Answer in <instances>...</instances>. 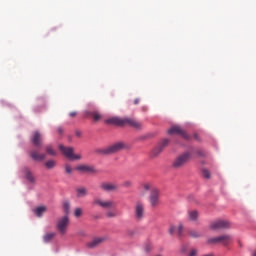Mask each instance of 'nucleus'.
I'll use <instances>...</instances> for the list:
<instances>
[{
  "label": "nucleus",
  "mask_w": 256,
  "mask_h": 256,
  "mask_svg": "<svg viewBox=\"0 0 256 256\" xmlns=\"http://www.w3.org/2000/svg\"><path fill=\"white\" fill-rule=\"evenodd\" d=\"M105 123L106 125H115L116 127H125V125H130V127H134V129H141L143 126L141 122L133 118L112 117L105 120Z\"/></svg>",
  "instance_id": "f257e3e1"
},
{
  "label": "nucleus",
  "mask_w": 256,
  "mask_h": 256,
  "mask_svg": "<svg viewBox=\"0 0 256 256\" xmlns=\"http://www.w3.org/2000/svg\"><path fill=\"white\" fill-rule=\"evenodd\" d=\"M58 148L67 159H70V161H79V159H82L81 154H75L73 147H65L63 144H60Z\"/></svg>",
  "instance_id": "f03ea898"
},
{
  "label": "nucleus",
  "mask_w": 256,
  "mask_h": 256,
  "mask_svg": "<svg viewBox=\"0 0 256 256\" xmlns=\"http://www.w3.org/2000/svg\"><path fill=\"white\" fill-rule=\"evenodd\" d=\"M191 155L192 153L187 151L177 156L172 164L174 169H181V167L187 165V163H189V159H191Z\"/></svg>",
  "instance_id": "7ed1b4c3"
},
{
  "label": "nucleus",
  "mask_w": 256,
  "mask_h": 256,
  "mask_svg": "<svg viewBox=\"0 0 256 256\" xmlns=\"http://www.w3.org/2000/svg\"><path fill=\"white\" fill-rule=\"evenodd\" d=\"M93 205L100 207L101 209H115V201L111 199L95 198L93 200Z\"/></svg>",
  "instance_id": "20e7f679"
},
{
  "label": "nucleus",
  "mask_w": 256,
  "mask_h": 256,
  "mask_svg": "<svg viewBox=\"0 0 256 256\" xmlns=\"http://www.w3.org/2000/svg\"><path fill=\"white\" fill-rule=\"evenodd\" d=\"M212 231H221V229H231V222L229 220H214L209 225Z\"/></svg>",
  "instance_id": "39448f33"
},
{
  "label": "nucleus",
  "mask_w": 256,
  "mask_h": 256,
  "mask_svg": "<svg viewBox=\"0 0 256 256\" xmlns=\"http://www.w3.org/2000/svg\"><path fill=\"white\" fill-rule=\"evenodd\" d=\"M123 149H125V144L123 142H117L111 146H108L107 148L100 150L99 153H102L103 155H113V153H118V151Z\"/></svg>",
  "instance_id": "423d86ee"
},
{
  "label": "nucleus",
  "mask_w": 256,
  "mask_h": 256,
  "mask_svg": "<svg viewBox=\"0 0 256 256\" xmlns=\"http://www.w3.org/2000/svg\"><path fill=\"white\" fill-rule=\"evenodd\" d=\"M233 241V237L231 235H222L214 238H209L207 240L208 245H217V243H221L222 245H229Z\"/></svg>",
  "instance_id": "0eeeda50"
},
{
  "label": "nucleus",
  "mask_w": 256,
  "mask_h": 256,
  "mask_svg": "<svg viewBox=\"0 0 256 256\" xmlns=\"http://www.w3.org/2000/svg\"><path fill=\"white\" fill-rule=\"evenodd\" d=\"M67 227H69V216L65 215L60 217L56 223V229L60 235L67 233Z\"/></svg>",
  "instance_id": "6e6552de"
},
{
  "label": "nucleus",
  "mask_w": 256,
  "mask_h": 256,
  "mask_svg": "<svg viewBox=\"0 0 256 256\" xmlns=\"http://www.w3.org/2000/svg\"><path fill=\"white\" fill-rule=\"evenodd\" d=\"M168 135H181V137L186 141H189V139H191V136H189V134H187V132H185V130H183V128H181L180 126H172L168 130Z\"/></svg>",
  "instance_id": "1a4fd4ad"
},
{
  "label": "nucleus",
  "mask_w": 256,
  "mask_h": 256,
  "mask_svg": "<svg viewBox=\"0 0 256 256\" xmlns=\"http://www.w3.org/2000/svg\"><path fill=\"white\" fill-rule=\"evenodd\" d=\"M134 217L136 221H142L143 217H145V205L142 202H136Z\"/></svg>",
  "instance_id": "9d476101"
},
{
  "label": "nucleus",
  "mask_w": 256,
  "mask_h": 256,
  "mask_svg": "<svg viewBox=\"0 0 256 256\" xmlns=\"http://www.w3.org/2000/svg\"><path fill=\"white\" fill-rule=\"evenodd\" d=\"M167 145H169V140H168V139L162 140V141L151 151V157H153V158L159 157V155H161V153H163V149H165V147H167Z\"/></svg>",
  "instance_id": "9b49d317"
},
{
  "label": "nucleus",
  "mask_w": 256,
  "mask_h": 256,
  "mask_svg": "<svg viewBox=\"0 0 256 256\" xmlns=\"http://www.w3.org/2000/svg\"><path fill=\"white\" fill-rule=\"evenodd\" d=\"M99 189L106 193H111L113 191H117V189H119V186L113 182H102L99 185Z\"/></svg>",
  "instance_id": "f8f14e48"
},
{
  "label": "nucleus",
  "mask_w": 256,
  "mask_h": 256,
  "mask_svg": "<svg viewBox=\"0 0 256 256\" xmlns=\"http://www.w3.org/2000/svg\"><path fill=\"white\" fill-rule=\"evenodd\" d=\"M76 171H80V173H88L90 175H95L96 173H98L97 168H95V166L85 164L77 166Z\"/></svg>",
  "instance_id": "ddd939ff"
},
{
  "label": "nucleus",
  "mask_w": 256,
  "mask_h": 256,
  "mask_svg": "<svg viewBox=\"0 0 256 256\" xmlns=\"http://www.w3.org/2000/svg\"><path fill=\"white\" fill-rule=\"evenodd\" d=\"M105 241H107V236L96 237L92 241L88 242L86 247H88V249H96L99 245H103Z\"/></svg>",
  "instance_id": "4468645a"
},
{
  "label": "nucleus",
  "mask_w": 256,
  "mask_h": 256,
  "mask_svg": "<svg viewBox=\"0 0 256 256\" xmlns=\"http://www.w3.org/2000/svg\"><path fill=\"white\" fill-rule=\"evenodd\" d=\"M159 195V189L153 188L149 198L151 207H157L159 205Z\"/></svg>",
  "instance_id": "2eb2a0df"
},
{
  "label": "nucleus",
  "mask_w": 256,
  "mask_h": 256,
  "mask_svg": "<svg viewBox=\"0 0 256 256\" xmlns=\"http://www.w3.org/2000/svg\"><path fill=\"white\" fill-rule=\"evenodd\" d=\"M30 157L34 160V161H45V157H47L45 154H41L39 153L38 150H31L30 151Z\"/></svg>",
  "instance_id": "dca6fc26"
},
{
  "label": "nucleus",
  "mask_w": 256,
  "mask_h": 256,
  "mask_svg": "<svg viewBox=\"0 0 256 256\" xmlns=\"http://www.w3.org/2000/svg\"><path fill=\"white\" fill-rule=\"evenodd\" d=\"M31 142L35 147H41V133L39 131H35L31 137Z\"/></svg>",
  "instance_id": "f3484780"
},
{
  "label": "nucleus",
  "mask_w": 256,
  "mask_h": 256,
  "mask_svg": "<svg viewBox=\"0 0 256 256\" xmlns=\"http://www.w3.org/2000/svg\"><path fill=\"white\" fill-rule=\"evenodd\" d=\"M188 219L189 221H197L199 219V212L197 210L188 211Z\"/></svg>",
  "instance_id": "a211bd4d"
},
{
  "label": "nucleus",
  "mask_w": 256,
  "mask_h": 256,
  "mask_svg": "<svg viewBox=\"0 0 256 256\" xmlns=\"http://www.w3.org/2000/svg\"><path fill=\"white\" fill-rule=\"evenodd\" d=\"M25 179L29 181V183H35V176L33 175V172H31L29 169L24 170Z\"/></svg>",
  "instance_id": "6ab92c4d"
},
{
  "label": "nucleus",
  "mask_w": 256,
  "mask_h": 256,
  "mask_svg": "<svg viewBox=\"0 0 256 256\" xmlns=\"http://www.w3.org/2000/svg\"><path fill=\"white\" fill-rule=\"evenodd\" d=\"M57 235V233L55 232H49V233H46L44 236H43V241L44 243H50V241H53V239H55V236Z\"/></svg>",
  "instance_id": "aec40b11"
},
{
  "label": "nucleus",
  "mask_w": 256,
  "mask_h": 256,
  "mask_svg": "<svg viewBox=\"0 0 256 256\" xmlns=\"http://www.w3.org/2000/svg\"><path fill=\"white\" fill-rule=\"evenodd\" d=\"M33 211H34L36 217H43V213H45V211H47V207L39 206V207L35 208Z\"/></svg>",
  "instance_id": "412c9836"
},
{
  "label": "nucleus",
  "mask_w": 256,
  "mask_h": 256,
  "mask_svg": "<svg viewBox=\"0 0 256 256\" xmlns=\"http://www.w3.org/2000/svg\"><path fill=\"white\" fill-rule=\"evenodd\" d=\"M77 197H87V188L82 187V188H77L76 189Z\"/></svg>",
  "instance_id": "4be33fe9"
},
{
  "label": "nucleus",
  "mask_w": 256,
  "mask_h": 256,
  "mask_svg": "<svg viewBox=\"0 0 256 256\" xmlns=\"http://www.w3.org/2000/svg\"><path fill=\"white\" fill-rule=\"evenodd\" d=\"M189 237H192L193 239H199L201 237V233L197 230H190L188 231Z\"/></svg>",
  "instance_id": "5701e85b"
},
{
  "label": "nucleus",
  "mask_w": 256,
  "mask_h": 256,
  "mask_svg": "<svg viewBox=\"0 0 256 256\" xmlns=\"http://www.w3.org/2000/svg\"><path fill=\"white\" fill-rule=\"evenodd\" d=\"M56 166H57V162L55 160H48L45 163L46 169H55Z\"/></svg>",
  "instance_id": "b1692460"
},
{
  "label": "nucleus",
  "mask_w": 256,
  "mask_h": 256,
  "mask_svg": "<svg viewBox=\"0 0 256 256\" xmlns=\"http://www.w3.org/2000/svg\"><path fill=\"white\" fill-rule=\"evenodd\" d=\"M46 153L48 155H51L52 157H55L57 155V151L53 149V146H47L46 147Z\"/></svg>",
  "instance_id": "393cba45"
},
{
  "label": "nucleus",
  "mask_w": 256,
  "mask_h": 256,
  "mask_svg": "<svg viewBox=\"0 0 256 256\" xmlns=\"http://www.w3.org/2000/svg\"><path fill=\"white\" fill-rule=\"evenodd\" d=\"M201 173L204 179H211V172L208 169L203 168Z\"/></svg>",
  "instance_id": "a878e982"
},
{
  "label": "nucleus",
  "mask_w": 256,
  "mask_h": 256,
  "mask_svg": "<svg viewBox=\"0 0 256 256\" xmlns=\"http://www.w3.org/2000/svg\"><path fill=\"white\" fill-rule=\"evenodd\" d=\"M63 209H64V213H66V215H69V211L71 209V204H69V202H63Z\"/></svg>",
  "instance_id": "bb28decb"
},
{
  "label": "nucleus",
  "mask_w": 256,
  "mask_h": 256,
  "mask_svg": "<svg viewBox=\"0 0 256 256\" xmlns=\"http://www.w3.org/2000/svg\"><path fill=\"white\" fill-rule=\"evenodd\" d=\"M90 115L94 121H99L101 119V114L99 112H92Z\"/></svg>",
  "instance_id": "cd10ccee"
},
{
  "label": "nucleus",
  "mask_w": 256,
  "mask_h": 256,
  "mask_svg": "<svg viewBox=\"0 0 256 256\" xmlns=\"http://www.w3.org/2000/svg\"><path fill=\"white\" fill-rule=\"evenodd\" d=\"M176 233L178 237H181L183 235V225L181 223L178 225V228H176Z\"/></svg>",
  "instance_id": "c85d7f7f"
},
{
  "label": "nucleus",
  "mask_w": 256,
  "mask_h": 256,
  "mask_svg": "<svg viewBox=\"0 0 256 256\" xmlns=\"http://www.w3.org/2000/svg\"><path fill=\"white\" fill-rule=\"evenodd\" d=\"M65 172L67 173V175H71V173H73V168H71V165H65Z\"/></svg>",
  "instance_id": "c756f323"
},
{
  "label": "nucleus",
  "mask_w": 256,
  "mask_h": 256,
  "mask_svg": "<svg viewBox=\"0 0 256 256\" xmlns=\"http://www.w3.org/2000/svg\"><path fill=\"white\" fill-rule=\"evenodd\" d=\"M75 217H81L83 215V210L81 208H76L74 211Z\"/></svg>",
  "instance_id": "7c9ffc66"
},
{
  "label": "nucleus",
  "mask_w": 256,
  "mask_h": 256,
  "mask_svg": "<svg viewBox=\"0 0 256 256\" xmlns=\"http://www.w3.org/2000/svg\"><path fill=\"white\" fill-rule=\"evenodd\" d=\"M106 217H108L109 219H112L113 217H117V213H115L114 211H108L106 213Z\"/></svg>",
  "instance_id": "2f4dec72"
},
{
  "label": "nucleus",
  "mask_w": 256,
  "mask_h": 256,
  "mask_svg": "<svg viewBox=\"0 0 256 256\" xmlns=\"http://www.w3.org/2000/svg\"><path fill=\"white\" fill-rule=\"evenodd\" d=\"M196 155H198L199 157H205V155H207V153L203 150H197Z\"/></svg>",
  "instance_id": "473e14b6"
},
{
  "label": "nucleus",
  "mask_w": 256,
  "mask_h": 256,
  "mask_svg": "<svg viewBox=\"0 0 256 256\" xmlns=\"http://www.w3.org/2000/svg\"><path fill=\"white\" fill-rule=\"evenodd\" d=\"M126 235H128V237H133L135 235V230L133 229L127 230Z\"/></svg>",
  "instance_id": "72a5a7b5"
},
{
  "label": "nucleus",
  "mask_w": 256,
  "mask_h": 256,
  "mask_svg": "<svg viewBox=\"0 0 256 256\" xmlns=\"http://www.w3.org/2000/svg\"><path fill=\"white\" fill-rule=\"evenodd\" d=\"M131 185H133V183L128 180V181L123 182L122 187L129 188V187H131Z\"/></svg>",
  "instance_id": "f704fd0d"
},
{
  "label": "nucleus",
  "mask_w": 256,
  "mask_h": 256,
  "mask_svg": "<svg viewBox=\"0 0 256 256\" xmlns=\"http://www.w3.org/2000/svg\"><path fill=\"white\" fill-rule=\"evenodd\" d=\"M177 232V228L175 227V226H170V229H169V233H170V235H173L174 233H176Z\"/></svg>",
  "instance_id": "c9c22d12"
},
{
  "label": "nucleus",
  "mask_w": 256,
  "mask_h": 256,
  "mask_svg": "<svg viewBox=\"0 0 256 256\" xmlns=\"http://www.w3.org/2000/svg\"><path fill=\"white\" fill-rule=\"evenodd\" d=\"M188 256H197V249L190 250Z\"/></svg>",
  "instance_id": "e433bc0d"
},
{
  "label": "nucleus",
  "mask_w": 256,
  "mask_h": 256,
  "mask_svg": "<svg viewBox=\"0 0 256 256\" xmlns=\"http://www.w3.org/2000/svg\"><path fill=\"white\" fill-rule=\"evenodd\" d=\"M57 132L59 133V135H63V127H58Z\"/></svg>",
  "instance_id": "4c0bfd02"
},
{
  "label": "nucleus",
  "mask_w": 256,
  "mask_h": 256,
  "mask_svg": "<svg viewBox=\"0 0 256 256\" xmlns=\"http://www.w3.org/2000/svg\"><path fill=\"white\" fill-rule=\"evenodd\" d=\"M144 189H145V191H149V189H151V185L144 184Z\"/></svg>",
  "instance_id": "58836bf2"
},
{
  "label": "nucleus",
  "mask_w": 256,
  "mask_h": 256,
  "mask_svg": "<svg viewBox=\"0 0 256 256\" xmlns=\"http://www.w3.org/2000/svg\"><path fill=\"white\" fill-rule=\"evenodd\" d=\"M69 116L70 117H77V112H70Z\"/></svg>",
  "instance_id": "ea45409f"
},
{
  "label": "nucleus",
  "mask_w": 256,
  "mask_h": 256,
  "mask_svg": "<svg viewBox=\"0 0 256 256\" xmlns=\"http://www.w3.org/2000/svg\"><path fill=\"white\" fill-rule=\"evenodd\" d=\"M134 105H139V98L134 100Z\"/></svg>",
  "instance_id": "a19ab883"
},
{
  "label": "nucleus",
  "mask_w": 256,
  "mask_h": 256,
  "mask_svg": "<svg viewBox=\"0 0 256 256\" xmlns=\"http://www.w3.org/2000/svg\"><path fill=\"white\" fill-rule=\"evenodd\" d=\"M76 136L81 137V131H76Z\"/></svg>",
  "instance_id": "79ce46f5"
},
{
  "label": "nucleus",
  "mask_w": 256,
  "mask_h": 256,
  "mask_svg": "<svg viewBox=\"0 0 256 256\" xmlns=\"http://www.w3.org/2000/svg\"><path fill=\"white\" fill-rule=\"evenodd\" d=\"M194 139H196L197 141H199V135L194 134Z\"/></svg>",
  "instance_id": "37998d69"
},
{
  "label": "nucleus",
  "mask_w": 256,
  "mask_h": 256,
  "mask_svg": "<svg viewBox=\"0 0 256 256\" xmlns=\"http://www.w3.org/2000/svg\"><path fill=\"white\" fill-rule=\"evenodd\" d=\"M252 256H256V250L252 253Z\"/></svg>",
  "instance_id": "c03bdc74"
}]
</instances>
